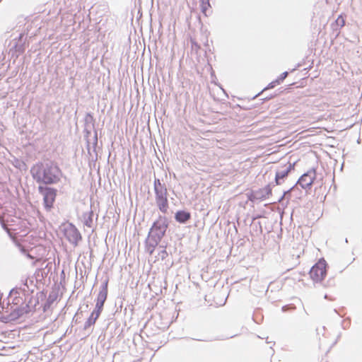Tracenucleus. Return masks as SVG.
<instances>
[{"mask_svg": "<svg viewBox=\"0 0 362 362\" xmlns=\"http://www.w3.org/2000/svg\"><path fill=\"white\" fill-rule=\"evenodd\" d=\"M168 224L165 221L160 223L159 221L154 223L152 227V231L156 232L158 238L160 239L165 233Z\"/></svg>", "mask_w": 362, "mask_h": 362, "instance_id": "6e6552de", "label": "nucleus"}, {"mask_svg": "<svg viewBox=\"0 0 362 362\" xmlns=\"http://www.w3.org/2000/svg\"><path fill=\"white\" fill-rule=\"evenodd\" d=\"M107 286L108 280L105 281V282L103 284V287L98 295L97 301L95 304V310H100V312H102L103 307L107 299Z\"/></svg>", "mask_w": 362, "mask_h": 362, "instance_id": "0eeeda50", "label": "nucleus"}, {"mask_svg": "<svg viewBox=\"0 0 362 362\" xmlns=\"http://www.w3.org/2000/svg\"><path fill=\"white\" fill-rule=\"evenodd\" d=\"M190 217V214L185 211H179L175 214V219L180 223H185Z\"/></svg>", "mask_w": 362, "mask_h": 362, "instance_id": "1a4fd4ad", "label": "nucleus"}, {"mask_svg": "<svg viewBox=\"0 0 362 362\" xmlns=\"http://www.w3.org/2000/svg\"><path fill=\"white\" fill-rule=\"evenodd\" d=\"M316 178V172L314 169L304 173L298 180V183L303 188H309Z\"/></svg>", "mask_w": 362, "mask_h": 362, "instance_id": "423d86ee", "label": "nucleus"}, {"mask_svg": "<svg viewBox=\"0 0 362 362\" xmlns=\"http://www.w3.org/2000/svg\"><path fill=\"white\" fill-rule=\"evenodd\" d=\"M153 190L156 206L163 214H166L169 209V203L168 192L165 185L162 183L159 179H155Z\"/></svg>", "mask_w": 362, "mask_h": 362, "instance_id": "f03ea898", "label": "nucleus"}, {"mask_svg": "<svg viewBox=\"0 0 362 362\" xmlns=\"http://www.w3.org/2000/svg\"><path fill=\"white\" fill-rule=\"evenodd\" d=\"M21 251L26 255L28 258L35 260L33 262V266H35L37 262H45L47 261V259H44L43 256H38V257L34 256L31 253L27 252V250L24 248H22Z\"/></svg>", "mask_w": 362, "mask_h": 362, "instance_id": "f8f14e48", "label": "nucleus"}, {"mask_svg": "<svg viewBox=\"0 0 362 362\" xmlns=\"http://www.w3.org/2000/svg\"><path fill=\"white\" fill-rule=\"evenodd\" d=\"M329 105L326 103H322L319 105H317L318 110L320 111H324L326 107H327Z\"/></svg>", "mask_w": 362, "mask_h": 362, "instance_id": "2eb2a0df", "label": "nucleus"}, {"mask_svg": "<svg viewBox=\"0 0 362 362\" xmlns=\"http://www.w3.org/2000/svg\"><path fill=\"white\" fill-rule=\"evenodd\" d=\"M288 170H279L276 173V181L278 182L279 180L284 178L287 176Z\"/></svg>", "mask_w": 362, "mask_h": 362, "instance_id": "ddd939ff", "label": "nucleus"}, {"mask_svg": "<svg viewBox=\"0 0 362 362\" xmlns=\"http://www.w3.org/2000/svg\"><path fill=\"white\" fill-rule=\"evenodd\" d=\"M64 237L74 246L78 245L81 240V235L74 225L70 223L62 224L60 227Z\"/></svg>", "mask_w": 362, "mask_h": 362, "instance_id": "7ed1b4c3", "label": "nucleus"}, {"mask_svg": "<svg viewBox=\"0 0 362 362\" xmlns=\"http://www.w3.org/2000/svg\"><path fill=\"white\" fill-rule=\"evenodd\" d=\"M100 313H101V312H100V310H96L95 309L90 314L88 319L87 320L85 327H88L94 325L95 323L96 320H98V318L99 317Z\"/></svg>", "mask_w": 362, "mask_h": 362, "instance_id": "9d476101", "label": "nucleus"}, {"mask_svg": "<svg viewBox=\"0 0 362 362\" xmlns=\"http://www.w3.org/2000/svg\"><path fill=\"white\" fill-rule=\"evenodd\" d=\"M336 25L339 28H343L345 25V17L343 15H339L335 21Z\"/></svg>", "mask_w": 362, "mask_h": 362, "instance_id": "4468645a", "label": "nucleus"}, {"mask_svg": "<svg viewBox=\"0 0 362 362\" xmlns=\"http://www.w3.org/2000/svg\"><path fill=\"white\" fill-rule=\"evenodd\" d=\"M327 264L324 259H320L310 270V276L315 282H320L327 275Z\"/></svg>", "mask_w": 362, "mask_h": 362, "instance_id": "20e7f679", "label": "nucleus"}, {"mask_svg": "<svg viewBox=\"0 0 362 362\" xmlns=\"http://www.w3.org/2000/svg\"><path fill=\"white\" fill-rule=\"evenodd\" d=\"M38 191L43 195V204L47 211H50L55 202L57 190L54 188L39 186Z\"/></svg>", "mask_w": 362, "mask_h": 362, "instance_id": "39448f33", "label": "nucleus"}, {"mask_svg": "<svg viewBox=\"0 0 362 362\" xmlns=\"http://www.w3.org/2000/svg\"><path fill=\"white\" fill-rule=\"evenodd\" d=\"M46 251V247L44 245H37L30 250V253L36 257L44 256Z\"/></svg>", "mask_w": 362, "mask_h": 362, "instance_id": "9b49d317", "label": "nucleus"}, {"mask_svg": "<svg viewBox=\"0 0 362 362\" xmlns=\"http://www.w3.org/2000/svg\"><path fill=\"white\" fill-rule=\"evenodd\" d=\"M31 174L35 180L38 183L51 185L59 181V173L61 170L58 165L51 163L46 168L42 163L35 165L31 168Z\"/></svg>", "mask_w": 362, "mask_h": 362, "instance_id": "f257e3e1", "label": "nucleus"}]
</instances>
